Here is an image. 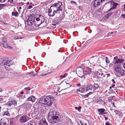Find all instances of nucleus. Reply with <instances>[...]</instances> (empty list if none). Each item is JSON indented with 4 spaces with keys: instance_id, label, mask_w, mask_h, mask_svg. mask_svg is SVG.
<instances>
[{
    "instance_id": "6",
    "label": "nucleus",
    "mask_w": 125,
    "mask_h": 125,
    "mask_svg": "<svg viewBox=\"0 0 125 125\" xmlns=\"http://www.w3.org/2000/svg\"><path fill=\"white\" fill-rule=\"evenodd\" d=\"M76 73L80 77L82 78L85 76V73L83 69L81 68H78L76 70Z\"/></svg>"
},
{
    "instance_id": "39",
    "label": "nucleus",
    "mask_w": 125,
    "mask_h": 125,
    "mask_svg": "<svg viewBox=\"0 0 125 125\" xmlns=\"http://www.w3.org/2000/svg\"><path fill=\"white\" fill-rule=\"evenodd\" d=\"M105 125H112L111 124H110L109 123H105Z\"/></svg>"
},
{
    "instance_id": "34",
    "label": "nucleus",
    "mask_w": 125,
    "mask_h": 125,
    "mask_svg": "<svg viewBox=\"0 0 125 125\" xmlns=\"http://www.w3.org/2000/svg\"><path fill=\"white\" fill-rule=\"evenodd\" d=\"M67 75V74L66 73H65L63 75H61L60 77L61 78H64L66 77L65 75Z\"/></svg>"
},
{
    "instance_id": "48",
    "label": "nucleus",
    "mask_w": 125,
    "mask_h": 125,
    "mask_svg": "<svg viewBox=\"0 0 125 125\" xmlns=\"http://www.w3.org/2000/svg\"><path fill=\"white\" fill-rule=\"evenodd\" d=\"M19 4H20V5H24V4L23 3H22L21 2L19 3Z\"/></svg>"
},
{
    "instance_id": "29",
    "label": "nucleus",
    "mask_w": 125,
    "mask_h": 125,
    "mask_svg": "<svg viewBox=\"0 0 125 125\" xmlns=\"http://www.w3.org/2000/svg\"><path fill=\"white\" fill-rule=\"evenodd\" d=\"M113 33V32H112L111 33H108L107 35H106L107 37H108L110 36Z\"/></svg>"
},
{
    "instance_id": "4",
    "label": "nucleus",
    "mask_w": 125,
    "mask_h": 125,
    "mask_svg": "<svg viewBox=\"0 0 125 125\" xmlns=\"http://www.w3.org/2000/svg\"><path fill=\"white\" fill-rule=\"evenodd\" d=\"M11 61L8 58H4L0 59V64L1 65L4 66L5 69L8 70H9L10 67L11 65Z\"/></svg>"
},
{
    "instance_id": "16",
    "label": "nucleus",
    "mask_w": 125,
    "mask_h": 125,
    "mask_svg": "<svg viewBox=\"0 0 125 125\" xmlns=\"http://www.w3.org/2000/svg\"><path fill=\"white\" fill-rule=\"evenodd\" d=\"M2 44L4 47L7 48V45H8L7 42V40L5 37H3L2 39Z\"/></svg>"
},
{
    "instance_id": "55",
    "label": "nucleus",
    "mask_w": 125,
    "mask_h": 125,
    "mask_svg": "<svg viewBox=\"0 0 125 125\" xmlns=\"http://www.w3.org/2000/svg\"><path fill=\"white\" fill-rule=\"evenodd\" d=\"M27 88L28 89V90H29V91H30V87H27Z\"/></svg>"
},
{
    "instance_id": "8",
    "label": "nucleus",
    "mask_w": 125,
    "mask_h": 125,
    "mask_svg": "<svg viewBox=\"0 0 125 125\" xmlns=\"http://www.w3.org/2000/svg\"><path fill=\"white\" fill-rule=\"evenodd\" d=\"M107 4L110 5L111 7V8L107 11V12H108L111 10L115 9L116 7L118 5V3H114L112 1L108 2L107 3Z\"/></svg>"
},
{
    "instance_id": "12",
    "label": "nucleus",
    "mask_w": 125,
    "mask_h": 125,
    "mask_svg": "<svg viewBox=\"0 0 125 125\" xmlns=\"http://www.w3.org/2000/svg\"><path fill=\"white\" fill-rule=\"evenodd\" d=\"M102 0H95L92 2L93 6L94 8H98L101 4Z\"/></svg>"
},
{
    "instance_id": "15",
    "label": "nucleus",
    "mask_w": 125,
    "mask_h": 125,
    "mask_svg": "<svg viewBox=\"0 0 125 125\" xmlns=\"http://www.w3.org/2000/svg\"><path fill=\"white\" fill-rule=\"evenodd\" d=\"M96 73L98 78H102L101 76L104 77L105 76V75L104 74L101 70H99L98 71L96 72Z\"/></svg>"
},
{
    "instance_id": "20",
    "label": "nucleus",
    "mask_w": 125,
    "mask_h": 125,
    "mask_svg": "<svg viewBox=\"0 0 125 125\" xmlns=\"http://www.w3.org/2000/svg\"><path fill=\"white\" fill-rule=\"evenodd\" d=\"M24 108L26 111H28L30 109V108L31 106V104H24Z\"/></svg>"
},
{
    "instance_id": "27",
    "label": "nucleus",
    "mask_w": 125,
    "mask_h": 125,
    "mask_svg": "<svg viewBox=\"0 0 125 125\" xmlns=\"http://www.w3.org/2000/svg\"><path fill=\"white\" fill-rule=\"evenodd\" d=\"M26 75L29 77L32 76L33 73L32 72L28 73L26 74Z\"/></svg>"
},
{
    "instance_id": "18",
    "label": "nucleus",
    "mask_w": 125,
    "mask_h": 125,
    "mask_svg": "<svg viewBox=\"0 0 125 125\" xmlns=\"http://www.w3.org/2000/svg\"><path fill=\"white\" fill-rule=\"evenodd\" d=\"M39 125H48L47 123L44 118H42L41 119L39 122Z\"/></svg>"
},
{
    "instance_id": "9",
    "label": "nucleus",
    "mask_w": 125,
    "mask_h": 125,
    "mask_svg": "<svg viewBox=\"0 0 125 125\" xmlns=\"http://www.w3.org/2000/svg\"><path fill=\"white\" fill-rule=\"evenodd\" d=\"M62 2H59L58 3L54 4L52 5V6L54 8L55 7V9L58 11H61V12L62 11Z\"/></svg>"
},
{
    "instance_id": "10",
    "label": "nucleus",
    "mask_w": 125,
    "mask_h": 125,
    "mask_svg": "<svg viewBox=\"0 0 125 125\" xmlns=\"http://www.w3.org/2000/svg\"><path fill=\"white\" fill-rule=\"evenodd\" d=\"M35 18L34 16L31 15L29 16L27 21L28 24H29V22H30V23L31 24H34L36 26H37V25L36 24L37 22L36 20H35Z\"/></svg>"
},
{
    "instance_id": "26",
    "label": "nucleus",
    "mask_w": 125,
    "mask_h": 125,
    "mask_svg": "<svg viewBox=\"0 0 125 125\" xmlns=\"http://www.w3.org/2000/svg\"><path fill=\"white\" fill-rule=\"evenodd\" d=\"M77 92H80L82 93H83L84 91V90L83 89V88H80L79 89L77 90Z\"/></svg>"
},
{
    "instance_id": "22",
    "label": "nucleus",
    "mask_w": 125,
    "mask_h": 125,
    "mask_svg": "<svg viewBox=\"0 0 125 125\" xmlns=\"http://www.w3.org/2000/svg\"><path fill=\"white\" fill-rule=\"evenodd\" d=\"M93 86L91 84H89L87 85L86 87V90L87 91L89 90H91L92 89Z\"/></svg>"
},
{
    "instance_id": "64",
    "label": "nucleus",
    "mask_w": 125,
    "mask_h": 125,
    "mask_svg": "<svg viewBox=\"0 0 125 125\" xmlns=\"http://www.w3.org/2000/svg\"><path fill=\"white\" fill-rule=\"evenodd\" d=\"M124 11H125V4H124Z\"/></svg>"
},
{
    "instance_id": "56",
    "label": "nucleus",
    "mask_w": 125,
    "mask_h": 125,
    "mask_svg": "<svg viewBox=\"0 0 125 125\" xmlns=\"http://www.w3.org/2000/svg\"><path fill=\"white\" fill-rule=\"evenodd\" d=\"M3 100V99L2 98H0V101H2Z\"/></svg>"
},
{
    "instance_id": "53",
    "label": "nucleus",
    "mask_w": 125,
    "mask_h": 125,
    "mask_svg": "<svg viewBox=\"0 0 125 125\" xmlns=\"http://www.w3.org/2000/svg\"><path fill=\"white\" fill-rule=\"evenodd\" d=\"M92 94V92H89V93H88L87 94H88V95L91 94Z\"/></svg>"
},
{
    "instance_id": "38",
    "label": "nucleus",
    "mask_w": 125,
    "mask_h": 125,
    "mask_svg": "<svg viewBox=\"0 0 125 125\" xmlns=\"http://www.w3.org/2000/svg\"><path fill=\"white\" fill-rule=\"evenodd\" d=\"M5 0H0V2L3 3L4 2Z\"/></svg>"
},
{
    "instance_id": "11",
    "label": "nucleus",
    "mask_w": 125,
    "mask_h": 125,
    "mask_svg": "<svg viewBox=\"0 0 125 125\" xmlns=\"http://www.w3.org/2000/svg\"><path fill=\"white\" fill-rule=\"evenodd\" d=\"M41 20L40 24H38L36 23V24L37 25V26H39L41 24L43 23L45 21V18L44 16L42 15H40L39 17V18H36V21L37 22H38L37 21H39Z\"/></svg>"
},
{
    "instance_id": "36",
    "label": "nucleus",
    "mask_w": 125,
    "mask_h": 125,
    "mask_svg": "<svg viewBox=\"0 0 125 125\" xmlns=\"http://www.w3.org/2000/svg\"><path fill=\"white\" fill-rule=\"evenodd\" d=\"M3 4H0V10L3 7Z\"/></svg>"
},
{
    "instance_id": "17",
    "label": "nucleus",
    "mask_w": 125,
    "mask_h": 125,
    "mask_svg": "<svg viewBox=\"0 0 125 125\" xmlns=\"http://www.w3.org/2000/svg\"><path fill=\"white\" fill-rule=\"evenodd\" d=\"M8 121L7 119H1L0 121V125H7Z\"/></svg>"
},
{
    "instance_id": "1",
    "label": "nucleus",
    "mask_w": 125,
    "mask_h": 125,
    "mask_svg": "<svg viewBox=\"0 0 125 125\" xmlns=\"http://www.w3.org/2000/svg\"><path fill=\"white\" fill-rule=\"evenodd\" d=\"M123 55L122 56L118 57L115 56L114 58L112 63L114 65V70L116 73H120L122 76L125 75V71L121 69L122 65L125 61V58L123 57L125 56Z\"/></svg>"
},
{
    "instance_id": "24",
    "label": "nucleus",
    "mask_w": 125,
    "mask_h": 125,
    "mask_svg": "<svg viewBox=\"0 0 125 125\" xmlns=\"http://www.w3.org/2000/svg\"><path fill=\"white\" fill-rule=\"evenodd\" d=\"M35 125V122L33 121H31L30 122L28 123L27 125Z\"/></svg>"
},
{
    "instance_id": "40",
    "label": "nucleus",
    "mask_w": 125,
    "mask_h": 125,
    "mask_svg": "<svg viewBox=\"0 0 125 125\" xmlns=\"http://www.w3.org/2000/svg\"><path fill=\"white\" fill-rule=\"evenodd\" d=\"M88 96V94H86L84 95V97H85V98H86V97H87Z\"/></svg>"
},
{
    "instance_id": "7",
    "label": "nucleus",
    "mask_w": 125,
    "mask_h": 125,
    "mask_svg": "<svg viewBox=\"0 0 125 125\" xmlns=\"http://www.w3.org/2000/svg\"><path fill=\"white\" fill-rule=\"evenodd\" d=\"M17 105V102L14 99L9 100L6 104V105L10 108L14 107Z\"/></svg>"
},
{
    "instance_id": "37",
    "label": "nucleus",
    "mask_w": 125,
    "mask_h": 125,
    "mask_svg": "<svg viewBox=\"0 0 125 125\" xmlns=\"http://www.w3.org/2000/svg\"><path fill=\"white\" fill-rule=\"evenodd\" d=\"M37 75H38V73H37V72H36V73H35L33 74V73L32 76H36Z\"/></svg>"
},
{
    "instance_id": "41",
    "label": "nucleus",
    "mask_w": 125,
    "mask_h": 125,
    "mask_svg": "<svg viewBox=\"0 0 125 125\" xmlns=\"http://www.w3.org/2000/svg\"><path fill=\"white\" fill-rule=\"evenodd\" d=\"M13 0H11V1H9V0H8V2H10V3L12 4V2H13Z\"/></svg>"
},
{
    "instance_id": "52",
    "label": "nucleus",
    "mask_w": 125,
    "mask_h": 125,
    "mask_svg": "<svg viewBox=\"0 0 125 125\" xmlns=\"http://www.w3.org/2000/svg\"><path fill=\"white\" fill-rule=\"evenodd\" d=\"M112 104H113V106L114 107H115V105L114 103V102L113 103H112Z\"/></svg>"
},
{
    "instance_id": "57",
    "label": "nucleus",
    "mask_w": 125,
    "mask_h": 125,
    "mask_svg": "<svg viewBox=\"0 0 125 125\" xmlns=\"http://www.w3.org/2000/svg\"><path fill=\"white\" fill-rule=\"evenodd\" d=\"M108 119V117H105V120H107Z\"/></svg>"
},
{
    "instance_id": "19",
    "label": "nucleus",
    "mask_w": 125,
    "mask_h": 125,
    "mask_svg": "<svg viewBox=\"0 0 125 125\" xmlns=\"http://www.w3.org/2000/svg\"><path fill=\"white\" fill-rule=\"evenodd\" d=\"M36 99V98L35 97L32 95L28 98L26 100L27 101H31L33 102H35Z\"/></svg>"
},
{
    "instance_id": "31",
    "label": "nucleus",
    "mask_w": 125,
    "mask_h": 125,
    "mask_svg": "<svg viewBox=\"0 0 125 125\" xmlns=\"http://www.w3.org/2000/svg\"><path fill=\"white\" fill-rule=\"evenodd\" d=\"M105 58H106L105 61H106V63H109L110 62V61H109V60H108V58L107 57H106Z\"/></svg>"
},
{
    "instance_id": "62",
    "label": "nucleus",
    "mask_w": 125,
    "mask_h": 125,
    "mask_svg": "<svg viewBox=\"0 0 125 125\" xmlns=\"http://www.w3.org/2000/svg\"><path fill=\"white\" fill-rule=\"evenodd\" d=\"M29 24H28L29 25H32V24H31V23H30V22H29Z\"/></svg>"
},
{
    "instance_id": "2",
    "label": "nucleus",
    "mask_w": 125,
    "mask_h": 125,
    "mask_svg": "<svg viewBox=\"0 0 125 125\" xmlns=\"http://www.w3.org/2000/svg\"><path fill=\"white\" fill-rule=\"evenodd\" d=\"M58 113L54 109H51L48 114L49 122L52 124L57 123L59 120Z\"/></svg>"
},
{
    "instance_id": "60",
    "label": "nucleus",
    "mask_w": 125,
    "mask_h": 125,
    "mask_svg": "<svg viewBox=\"0 0 125 125\" xmlns=\"http://www.w3.org/2000/svg\"><path fill=\"white\" fill-rule=\"evenodd\" d=\"M39 21H37L38 22L37 23L38 24H40V22H39Z\"/></svg>"
},
{
    "instance_id": "51",
    "label": "nucleus",
    "mask_w": 125,
    "mask_h": 125,
    "mask_svg": "<svg viewBox=\"0 0 125 125\" xmlns=\"http://www.w3.org/2000/svg\"><path fill=\"white\" fill-rule=\"evenodd\" d=\"M2 89L1 88H0V92H2Z\"/></svg>"
},
{
    "instance_id": "13",
    "label": "nucleus",
    "mask_w": 125,
    "mask_h": 125,
    "mask_svg": "<svg viewBox=\"0 0 125 125\" xmlns=\"http://www.w3.org/2000/svg\"><path fill=\"white\" fill-rule=\"evenodd\" d=\"M27 117L26 115H23L19 119V121L20 123H24L28 120Z\"/></svg>"
},
{
    "instance_id": "23",
    "label": "nucleus",
    "mask_w": 125,
    "mask_h": 125,
    "mask_svg": "<svg viewBox=\"0 0 125 125\" xmlns=\"http://www.w3.org/2000/svg\"><path fill=\"white\" fill-rule=\"evenodd\" d=\"M98 111L100 112V113L99 114L100 115V114H105L104 112L105 111V110L104 109L101 108L99 109H98Z\"/></svg>"
},
{
    "instance_id": "58",
    "label": "nucleus",
    "mask_w": 125,
    "mask_h": 125,
    "mask_svg": "<svg viewBox=\"0 0 125 125\" xmlns=\"http://www.w3.org/2000/svg\"><path fill=\"white\" fill-rule=\"evenodd\" d=\"M37 103H36V104H35L34 105V106H35L36 105H37Z\"/></svg>"
},
{
    "instance_id": "43",
    "label": "nucleus",
    "mask_w": 125,
    "mask_h": 125,
    "mask_svg": "<svg viewBox=\"0 0 125 125\" xmlns=\"http://www.w3.org/2000/svg\"><path fill=\"white\" fill-rule=\"evenodd\" d=\"M106 75H107V77H109L110 76V74L109 73H108L107 74H106L104 75H105V76Z\"/></svg>"
},
{
    "instance_id": "49",
    "label": "nucleus",
    "mask_w": 125,
    "mask_h": 125,
    "mask_svg": "<svg viewBox=\"0 0 125 125\" xmlns=\"http://www.w3.org/2000/svg\"><path fill=\"white\" fill-rule=\"evenodd\" d=\"M123 17L125 19V14H123L122 15Z\"/></svg>"
},
{
    "instance_id": "32",
    "label": "nucleus",
    "mask_w": 125,
    "mask_h": 125,
    "mask_svg": "<svg viewBox=\"0 0 125 125\" xmlns=\"http://www.w3.org/2000/svg\"><path fill=\"white\" fill-rule=\"evenodd\" d=\"M112 13H113V12H111V13L110 12V13H108L106 15V16L107 17H109L112 14Z\"/></svg>"
},
{
    "instance_id": "21",
    "label": "nucleus",
    "mask_w": 125,
    "mask_h": 125,
    "mask_svg": "<svg viewBox=\"0 0 125 125\" xmlns=\"http://www.w3.org/2000/svg\"><path fill=\"white\" fill-rule=\"evenodd\" d=\"M99 88V87L97 83L95 84L94 86L93 91H95L96 90H98Z\"/></svg>"
},
{
    "instance_id": "30",
    "label": "nucleus",
    "mask_w": 125,
    "mask_h": 125,
    "mask_svg": "<svg viewBox=\"0 0 125 125\" xmlns=\"http://www.w3.org/2000/svg\"><path fill=\"white\" fill-rule=\"evenodd\" d=\"M81 108V106H79L78 107H75V109H76L78 110V111H80V110Z\"/></svg>"
},
{
    "instance_id": "3",
    "label": "nucleus",
    "mask_w": 125,
    "mask_h": 125,
    "mask_svg": "<svg viewBox=\"0 0 125 125\" xmlns=\"http://www.w3.org/2000/svg\"><path fill=\"white\" fill-rule=\"evenodd\" d=\"M54 100L52 97L49 95L47 96L46 98L42 97L40 98L39 102L40 103L46 104L50 106L52 104V101Z\"/></svg>"
},
{
    "instance_id": "14",
    "label": "nucleus",
    "mask_w": 125,
    "mask_h": 125,
    "mask_svg": "<svg viewBox=\"0 0 125 125\" xmlns=\"http://www.w3.org/2000/svg\"><path fill=\"white\" fill-rule=\"evenodd\" d=\"M90 67V68L89 67H85L84 68L83 71H84L85 75L90 74L91 73L92 68L91 66Z\"/></svg>"
},
{
    "instance_id": "45",
    "label": "nucleus",
    "mask_w": 125,
    "mask_h": 125,
    "mask_svg": "<svg viewBox=\"0 0 125 125\" xmlns=\"http://www.w3.org/2000/svg\"><path fill=\"white\" fill-rule=\"evenodd\" d=\"M51 73H52V72H50V73H46V74H44L43 75H48V74Z\"/></svg>"
},
{
    "instance_id": "47",
    "label": "nucleus",
    "mask_w": 125,
    "mask_h": 125,
    "mask_svg": "<svg viewBox=\"0 0 125 125\" xmlns=\"http://www.w3.org/2000/svg\"><path fill=\"white\" fill-rule=\"evenodd\" d=\"M113 65V64L111 63L109 64V67H111Z\"/></svg>"
},
{
    "instance_id": "54",
    "label": "nucleus",
    "mask_w": 125,
    "mask_h": 125,
    "mask_svg": "<svg viewBox=\"0 0 125 125\" xmlns=\"http://www.w3.org/2000/svg\"><path fill=\"white\" fill-rule=\"evenodd\" d=\"M77 85L79 87L80 85V84H77Z\"/></svg>"
},
{
    "instance_id": "44",
    "label": "nucleus",
    "mask_w": 125,
    "mask_h": 125,
    "mask_svg": "<svg viewBox=\"0 0 125 125\" xmlns=\"http://www.w3.org/2000/svg\"><path fill=\"white\" fill-rule=\"evenodd\" d=\"M32 8V7L31 5H30L29 6V8H28L29 9H31Z\"/></svg>"
},
{
    "instance_id": "63",
    "label": "nucleus",
    "mask_w": 125,
    "mask_h": 125,
    "mask_svg": "<svg viewBox=\"0 0 125 125\" xmlns=\"http://www.w3.org/2000/svg\"><path fill=\"white\" fill-rule=\"evenodd\" d=\"M71 86V85H69V86H68V88H69Z\"/></svg>"
},
{
    "instance_id": "25",
    "label": "nucleus",
    "mask_w": 125,
    "mask_h": 125,
    "mask_svg": "<svg viewBox=\"0 0 125 125\" xmlns=\"http://www.w3.org/2000/svg\"><path fill=\"white\" fill-rule=\"evenodd\" d=\"M12 14L13 16L14 15L15 16H18L19 14L17 12H12Z\"/></svg>"
},
{
    "instance_id": "42",
    "label": "nucleus",
    "mask_w": 125,
    "mask_h": 125,
    "mask_svg": "<svg viewBox=\"0 0 125 125\" xmlns=\"http://www.w3.org/2000/svg\"><path fill=\"white\" fill-rule=\"evenodd\" d=\"M7 47L8 49H9L12 48L10 46H8V45H7Z\"/></svg>"
},
{
    "instance_id": "28",
    "label": "nucleus",
    "mask_w": 125,
    "mask_h": 125,
    "mask_svg": "<svg viewBox=\"0 0 125 125\" xmlns=\"http://www.w3.org/2000/svg\"><path fill=\"white\" fill-rule=\"evenodd\" d=\"M3 115H6L7 116H10V114L8 112H5L4 113V114Z\"/></svg>"
},
{
    "instance_id": "61",
    "label": "nucleus",
    "mask_w": 125,
    "mask_h": 125,
    "mask_svg": "<svg viewBox=\"0 0 125 125\" xmlns=\"http://www.w3.org/2000/svg\"><path fill=\"white\" fill-rule=\"evenodd\" d=\"M104 0H101V3L102 2H104Z\"/></svg>"
},
{
    "instance_id": "50",
    "label": "nucleus",
    "mask_w": 125,
    "mask_h": 125,
    "mask_svg": "<svg viewBox=\"0 0 125 125\" xmlns=\"http://www.w3.org/2000/svg\"><path fill=\"white\" fill-rule=\"evenodd\" d=\"M123 66L124 68L125 69V63H123Z\"/></svg>"
},
{
    "instance_id": "35",
    "label": "nucleus",
    "mask_w": 125,
    "mask_h": 125,
    "mask_svg": "<svg viewBox=\"0 0 125 125\" xmlns=\"http://www.w3.org/2000/svg\"><path fill=\"white\" fill-rule=\"evenodd\" d=\"M21 39V38H19V36H16L14 38V39Z\"/></svg>"
},
{
    "instance_id": "59",
    "label": "nucleus",
    "mask_w": 125,
    "mask_h": 125,
    "mask_svg": "<svg viewBox=\"0 0 125 125\" xmlns=\"http://www.w3.org/2000/svg\"><path fill=\"white\" fill-rule=\"evenodd\" d=\"M23 93H24L23 92H22H22H21V94H23Z\"/></svg>"
},
{
    "instance_id": "46",
    "label": "nucleus",
    "mask_w": 125,
    "mask_h": 125,
    "mask_svg": "<svg viewBox=\"0 0 125 125\" xmlns=\"http://www.w3.org/2000/svg\"><path fill=\"white\" fill-rule=\"evenodd\" d=\"M112 81L113 82V83H115V81H114V79H113L112 80Z\"/></svg>"
},
{
    "instance_id": "5",
    "label": "nucleus",
    "mask_w": 125,
    "mask_h": 125,
    "mask_svg": "<svg viewBox=\"0 0 125 125\" xmlns=\"http://www.w3.org/2000/svg\"><path fill=\"white\" fill-rule=\"evenodd\" d=\"M55 13H56V14H60V12L57 11L55 9V7L54 8L53 7L51 6L48 11V15L50 16H53L55 15Z\"/></svg>"
},
{
    "instance_id": "33",
    "label": "nucleus",
    "mask_w": 125,
    "mask_h": 125,
    "mask_svg": "<svg viewBox=\"0 0 125 125\" xmlns=\"http://www.w3.org/2000/svg\"><path fill=\"white\" fill-rule=\"evenodd\" d=\"M71 3L72 4H73L75 5H76V3L75 2L73 1H71Z\"/></svg>"
}]
</instances>
